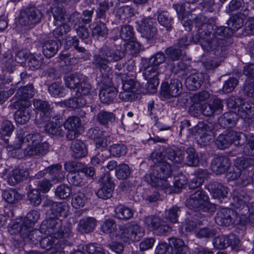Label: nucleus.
<instances>
[{"label":"nucleus","mask_w":254,"mask_h":254,"mask_svg":"<svg viewBox=\"0 0 254 254\" xmlns=\"http://www.w3.org/2000/svg\"><path fill=\"white\" fill-rule=\"evenodd\" d=\"M124 57V48L117 44L103 46L99 53L94 56L93 64L96 69L100 70L102 76L101 82L104 85L99 94L101 101L105 104L111 103L116 96V88L111 85L110 76L112 74L108 63L117 62Z\"/></svg>","instance_id":"f257e3e1"},{"label":"nucleus","mask_w":254,"mask_h":254,"mask_svg":"<svg viewBox=\"0 0 254 254\" xmlns=\"http://www.w3.org/2000/svg\"><path fill=\"white\" fill-rule=\"evenodd\" d=\"M211 32H207L205 36H200L199 42L204 50L214 51L218 56H223L226 52V47L231 43L230 37L233 34L229 27L213 25Z\"/></svg>","instance_id":"f03ea898"},{"label":"nucleus","mask_w":254,"mask_h":254,"mask_svg":"<svg viewBox=\"0 0 254 254\" xmlns=\"http://www.w3.org/2000/svg\"><path fill=\"white\" fill-rule=\"evenodd\" d=\"M42 137L39 133H30L23 137L18 134L15 141L11 145H8V151L19 150L22 146L26 145L23 148L25 156H41L46 154L49 150V144L47 142H41Z\"/></svg>","instance_id":"7ed1b4c3"},{"label":"nucleus","mask_w":254,"mask_h":254,"mask_svg":"<svg viewBox=\"0 0 254 254\" xmlns=\"http://www.w3.org/2000/svg\"><path fill=\"white\" fill-rule=\"evenodd\" d=\"M173 173L172 167L167 161L160 164L154 165L149 175L146 176V181L152 186L165 190L170 193L172 189L170 187L167 179Z\"/></svg>","instance_id":"20e7f679"},{"label":"nucleus","mask_w":254,"mask_h":254,"mask_svg":"<svg viewBox=\"0 0 254 254\" xmlns=\"http://www.w3.org/2000/svg\"><path fill=\"white\" fill-rule=\"evenodd\" d=\"M40 229L41 232H44L46 235H53L61 240H67L72 236L70 228L62 226L61 221L53 216L42 222Z\"/></svg>","instance_id":"39448f33"},{"label":"nucleus","mask_w":254,"mask_h":254,"mask_svg":"<svg viewBox=\"0 0 254 254\" xmlns=\"http://www.w3.org/2000/svg\"><path fill=\"white\" fill-rule=\"evenodd\" d=\"M186 206L190 209L195 210L208 211L211 204L209 200V197L205 191L202 190H197L190 195L186 200Z\"/></svg>","instance_id":"423d86ee"},{"label":"nucleus","mask_w":254,"mask_h":254,"mask_svg":"<svg viewBox=\"0 0 254 254\" xmlns=\"http://www.w3.org/2000/svg\"><path fill=\"white\" fill-rule=\"evenodd\" d=\"M43 17L41 10L34 6L22 9L19 16V22L24 26H33L39 23Z\"/></svg>","instance_id":"0eeeda50"},{"label":"nucleus","mask_w":254,"mask_h":254,"mask_svg":"<svg viewBox=\"0 0 254 254\" xmlns=\"http://www.w3.org/2000/svg\"><path fill=\"white\" fill-rule=\"evenodd\" d=\"M245 136L244 134L233 130L224 134L219 135L216 141V145L220 149L228 148L234 143L236 146L243 144Z\"/></svg>","instance_id":"6e6552de"},{"label":"nucleus","mask_w":254,"mask_h":254,"mask_svg":"<svg viewBox=\"0 0 254 254\" xmlns=\"http://www.w3.org/2000/svg\"><path fill=\"white\" fill-rule=\"evenodd\" d=\"M146 227L157 235L162 236L169 233L172 227L160 217L151 215L145 218Z\"/></svg>","instance_id":"1a4fd4ad"},{"label":"nucleus","mask_w":254,"mask_h":254,"mask_svg":"<svg viewBox=\"0 0 254 254\" xmlns=\"http://www.w3.org/2000/svg\"><path fill=\"white\" fill-rule=\"evenodd\" d=\"M29 101H16L11 106L14 109H17L14 114V119L18 124L23 125L27 123L31 118L32 110Z\"/></svg>","instance_id":"9d476101"},{"label":"nucleus","mask_w":254,"mask_h":254,"mask_svg":"<svg viewBox=\"0 0 254 254\" xmlns=\"http://www.w3.org/2000/svg\"><path fill=\"white\" fill-rule=\"evenodd\" d=\"M143 228L135 223H129L121 230L119 236L122 241L125 243L130 240L138 241L144 235Z\"/></svg>","instance_id":"9b49d317"},{"label":"nucleus","mask_w":254,"mask_h":254,"mask_svg":"<svg viewBox=\"0 0 254 254\" xmlns=\"http://www.w3.org/2000/svg\"><path fill=\"white\" fill-rule=\"evenodd\" d=\"M50 176L49 179L54 184L62 182L64 178L65 173L62 170V166L60 164L52 165L46 168L44 171L39 172L35 176L37 179Z\"/></svg>","instance_id":"f8f14e48"},{"label":"nucleus","mask_w":254,"mask_h":254,"mask_svg":"<svg viewBox=\"0 0 254 254\" xmlns=\"http://www.w3.org/2000/svg\"><path fill=\"white\" fill-rule=\"evenodd\" d=\"M239 213L230 208H224L220 210L215 216L216 223L221 226H228L235 223Z\"/></svg>","instance_id":"ddd939ff"},{"label":"nucleus","mask_w":254,"mask_h":254,"mask_svg":"<svg viewBox=\"0 0 254 254\" xmlns=\"http://www.w3.org/2000/svg\"><path fill=\"white\" fill-rule=\"evenodd\" d=\"M160 94L165 98L170 99L178 96L181 93L182 83L177 79L170 81V83L164 82L161 84Z\"/></svg>","instance_id":"4468645a"},{"label":"nucleus","mask_w":254,"mask_h":254,"mask_svg":"<svg viewBox=\"0 0 254 254\" xmlns=\"http://www.w3.org/2000/svg\"><path fill=\"white\" fill-rule=\"evenodd\" d=\"M233 205L239 211V215H245L249 211L248 203L251 200V197L243 190L235 192L233 197Z\"/></svg>","instance_id":"2eb2a0df"},{"label":"nucleus","mask_w":254,"mask_h":254,"mask_svg":"<svg viewBox=\"0 0 254 254\" xmlns=\"http://www.w3.org/2000/svg\"><path fill=\"white\" fill-rule=\"evenodd\" d=\"M155 21L151 17L143 18L140 21L138 28L141 36L147 40L153 39L157 33V29L154 24Z\"/></svg>","instance_id":"dca6fc26"},{"label":"nucleus","mask_w":254,"mask_h":254,"mask_svg":"<svg viewBox=\"0 0 254 254\" xmlns=\"http://www.w3.org/2000/svg\"><path fill=\"white\" fill-rule=\"evenodd\" d=\"M99 181L102 184V187L97 191V195L103 199L110 198L112 195L114 186L110 174H104Z\"/></svg>","instance_id":"f3484780"},{"label":"nucleus","mask_w":254,"mask_h":254,"mask_svg":"<svg viewBox=\"0 0 254 254\" xmlns=\"http://www.w3.org/2000/svg\"><path fill=\"white\" fill-rule=\"evenodd\" d=\"M89 133L90 137L95 142L97 150L101 151L103 149H108V145L111 142L109 136H107L105 132L98 129H91Z\"/></svg>","instance_id":"a211bd4d"},{"label":"nucleus","mask_w":254,"mask_h":254,"mask_svg":"<svg viewBox=\"0 0 254 254\" xmlns=\"http://www.w3.org/2000/svg\"><path fill=\"white\" fill-rule=\"evenodd\" d=\"M40 241L41 247L46 250H53L55 248L64 249L67 243V240H61L53 235H46Z\"/></svg>","instance_id":"6ab92c4d"},{"label":"nucleus","mask_w":254,"mask_h":254,"mask_svg":"<svg viewBox=\"0 0 254 254\" xmlns=\"http://www.w3.org/2000/svg\"><path fill=\"white\" fill-rule=\"evenodd\" d=\"M230 159L225 156H217L212 161L211 169L217 175H221L228 171L230 167Z\"/></svg>","instance_id":"aec40b11"},{"label":"nucleus","mask_w":254,"mask_h":254,"mask_svg":"<svg viewBox=\"0 0 254 254\" xmlns=\"http://www.w3.org/2000/svg\"><path fill=\"white\" fill-rule=\"evenodd\" d=\"M195 137L198 141L203 143H209L213 140L211 127L207 124H199L195 133Z\"/></svg>","instance_id":"412c9836"},{"label":"nucleus","mask_w":254,"mask_h":254,"mask_svg":"<svg viewBox=\"0 0 254 254\" xmlns=\"http://www.w3.org/2000/svg\"><path fill=\"white\" fill-rule=\"evenodd\" d=\"M31 228L21 227L19 233L21 237L25 243L37 244L40 241V234L41 230L37 229L31 230Z\"/></svg>","instance_id":"4be33fe9"},{"label":"nucleus","mask_w":254,"mask_h":254,"mask_svg":"<svg viewBox=\"0 0 254 254\" xmlns=\"http://www.w3.org/2000/svg\"><path fill=\"white\" fill-rule=\"evenodd\" d=\"M207 189L214 198L218 199L220 201L226 197L228 193V189L217 182H212L208 184Z\"/></svg>","instance_id":"5701e85b"},{"label":"nucleus","mask_w":254,"mask_h":254,"mask_svg":"<svg viewBox=\"0 0 254 254\" xmlns=\"http://www.w3.org/2000/svg\"><path fill=\"white\" fill-rule=\"evenodd\" d=\"M60 120V116L53 117L52 120L45 126L46 132L53 135L63 136L64 131L62 128V123Z\"/></svg>","instance_id":"b1692460"},{"label":"nucleus","mask_w":254,"mask_h":254,"mask_svg":"<svg viewBox=\"0 0 254 254\" xmlns=\"http://www.w3.org/2000/svg\"><path fill=\"white\" fill-rule=\"evenodd\" d=\"M51 11L54 18V24L67 23L70 21V18L62 5L53 4Z\"/></svg>","instance_id":"393cba45"},{"label":"nucleus","mask_w":254,"mask_h":254,"mask_svg":"<svg viewBox=\"0 0 254 254\" xmlns=\"http://www.w3.org/2000/svg\"><path fill=\"white\" fill-rule=\"evenodd\" d=\"M33 104L35 109L41 112L45 117V121L53 116V108L48 101L35 99Z\"/></svg>","instance_id":"a878e982"},{"label":"nucleus","mask_w":254,"mask_h":254,"mask_svg":"<svg viewBox=\"0 0 254 254\" xmlns=\"http://www.w3.org/2000/svg\"><path fill=\"white\" fill-rule=\"evenodd\" d=\"M169 244L172 251L174 250L176 254H190L189 247L185 244L183 240L177 238L169 239Z\"/></svg>","instance_id":"bb28decb"},{"label":"nucleus","mask_w":254,"mask_h":254,"mask_svg":"<svg viewBox=\"0 0 254 254\" xmlns=\"http://www.w3.org/2000/svg\"><path fill=\"white\" fill-rule=\"evenodd\" d=\"M211 20L208 19L206 16L202 15H199L192 20V23L190 25L191 26L193 23L195 24V26L198 27L201 30H203L204 34L201 32V35L203 37L205 36L207 32H211L210 30L213 29V25L211 22Z\"/></svg>","instance_id":"cd10ccee"},{"label":"nucleus","mask_w":254,"mask_h":254,"mask_svg":"<svg viewBox=\"0 0 254 254\" xmlns=\"http://www.w3.org/2000/svg\"><path fill=\"white\" fill-rule=\"evenodd\" d=\"M70 149L72 156L77 159L84 157L87 154V150L85 144L81 140H75L72 141Z\"/></svg>","instance_id":"c85d7f7f"},{"label":"nucleus","mask_w":254,"mask_h":254,"mask_svg":"<svg viewBox=\"0 0 254 254\" xmlns=\"http://www.w3.org/2000/svg\"><path fill=\"white\" fill-rule=\"evenodd\" d=\"M96 223V220L93 217H84L79 221L78 230L83 234L90 233L94 230Z\"/></svg>","instance_id":"c756f323"},{"label":"nucleus","mask_w":254,"mask_h":254,"mask_svg":"<svg viewBox=\"0 0 254 254\" xmlns=\"http://www.w3.org/2000/svg\"><path fill=\"white\" fill-rule=\"evenodd\" d=\"M238 117V114L235 112L230 111L221 116L218 120V122L224 128L232 127L236 125Z\"/></svg>","instance_id":"7c9ffc66"},{"label":"nucleus","mask_w":254,"mask_h":254,"mask_svg":"<svg viewBox=\"0 0 254 254\" xmlns=\"http://www.w3.org/2000/svg\"><path fill=\"white\" fill-rule=\"evenodd\" d=\"M69 208V205L66 202H56L52 208L51 214L56 218L60 217L65 218L68 215Z\"/></svg>","instance_id":"2f4dec72"},{"label":"nucleus","mask_w":254,"mask_h":254,"mask_svg":"<svg viewBox=\"0 0 254 254\" xmlns=\"http://www.w3.org/2000/svg\"><path fill=\"white\" fill-rule=\"evenodd\" d=\"M69 169L71 170L67 177L69 183L77 187L84 185L85 184L84 177L82 174L80 173V171H78V168L69 166Z\"/></svg>","instance_id":"473e14b6"},{"label":"nucleus","mask_w":254,"mask_h":254,"mask_svg":"<svg viewBox=\"0 0 254 254\" xmlns=\"http://www.w3.org/2000/svg\"><path fill=\"white\" fill-rule=\"evenodd\" d=\"M204 77L201 73H196L190 75L186 80V84L190 90H195L200 87Z\"/></svg>","instance_id":"72a5a7b5"},{"label":"nucleus","mask_w":254,"mask_h":254,"mask_svg":"<svg viewBox=\"0 0 254 254\" xmlns=\"http://www.w3.org/2000/svg\"><path fill=\"white\" fill-rule=\"evenodd\" d=\"M69 166L72 168H78V171L80 173L84 174L87 177L93 178L95 174V168L92 166H83V165L79 162H69L64 164L65 169L67 171H70Z\"/></svg>","instance_id":"f704fd0d"},{"label":"nucleus","mask_w":254,"mask_h":254,"mask_svg":"<svg viewBox=\"0 0 254 254\" xmlns=\"http://www.w3.org/2000/svg\"><path fill=\"white\" fill-rule=\"evenodd\" d=\"M35 93V90L32 84H29L19 88L16 93L17 101H29V98H32Z\"/></svg>","instance_id":"c9c22d12"},{"label":"nucleus","mask_w":254,"mask_h":254,"mask_svg":"<svg viewBox=\"0 0 254 254\" xmlns=\"http://www.w3.org/2000/svg\"><path fill=\"white\" fill-rule=\"evenodd\" d=\"M42 48L44 55L47 58H50L57 53L59 46L56 41L49 40L44 43Z\"/></svg>","instance_id":"e433bc0d"},{"label":"nucleus","mask_w":254,"mask_h":254,"mask_svg":"<svg viewBox=\"0 0 254 254\" xmlns=\"http://www.w3.org/2000/svg\"><path fill=\"white\" fill-rule=\"evenodd\" d=\"M28 172L24 170L15 169L9 173L8 182L11 186H14L19 182L26 179Z\"/></svg>","instance_id":"4c0bfd02"},{"label":"nucleus","mask_w":254,"mask_h":254,"mask_svg":"<svg viewBox=\"0 0 254 254\" xmlns=\"http://www.w3.org/2000/svg\"><path fill=\"white\" fill-rule=\"evenodd\" d=\"M238 115L243 119H249L254 115V103L248 102L242 103L238 110Z\"/></svg>","instance_id":"58836bf2"},{"label":"nucleus","mask_w":254,"mask_h":254,"mask_svg":"<svg viewBox=\"0 0 254 254\" xmlns=\"http://www.w3.org/2000/svg\"><path fill=\"white\" fill-rule=\"evenodd\" d=\"M93 10H84L82 12V17H80L78 13H72L70 16L71 22H78L79 24H89L92 21Z\"/></svg>","instance_id":"ea45409f"},{"label":"nucleus","mask_w":254,"mask_h":254,"mask_svg":"<svg viewBox=\"0 0 254 254\" xmlns=\"http://www.w3.org/2000/svg\"><path fill=\"white\" fill-rule=\"evenodd\" d=\"M57 27L53 31L54 36L59 40L66 39V35L70 31V27L67 23L55 24Z\"/></svg>","instance_id":"a19ab883"},{"label":"nucleus","mask_w":254,"mask_h":254,"mask_svg":"<svg viewBox=\"0 0 254 254\" xmlns=\"http://www.w3.org/2000/svg\"><path fill=\"white\" fill-rule=\"evenodd\" d=\"M115 212L116 217L121 220H127L133 216L132 211L128 207L120 204L115 208Z\"/></svg>","instance_id":"79ce46f5"},{"label":"nucleus","mask_w":254,"mask_h":254,"mask_svg":"<svg viewBox=\"0 0 254 254\" xmlns=\"http://www.w3.org/2000/svg\"><path fill=\"white\" fill-rule=\"evenodd\" d=\"M185 6L180 4H174L173 8L176 10L178 18L182 21V23L183 24L184 27H190V25L192 23V20L189 17H187L185 12Z\"/></svg>","instance_id":"37998d69"},{"label":"nucleus","mask_w":254,"mask_h":254,"mask_svg":"<svg viewBox=\"0 0 254 254\" xmlns=\"http://www.w3.org/2000/svg\"><path fill=\"white\" fill-rule=\"evenodd\" d=\"M15 60L13 59V56L12 53L8 51L4 53L2 59V68L9 72H12L16 66Z\"/></svg>","instance_id":"c03bdc74"},{"label":"nucleus","mask_w":254,"mask_h":254,"mask_svg":"<svg viewBox=\"0 0 254 254\" xmlns=\"http://www.w3.org/2000/svg\"><path fill=\"white\" fill-rule=\"evenodd\" d=\"M50 95L54 97H63L64 96L66 89L61 82H55L48 87Z\"/></svg>","instance_id":"a18cd8bd"},{"label":"nucleus","mask_w":254,"mask_h":254,"mask_svg":"<svg viewBox=\"0 0 254 254\" xmlns=\"http://www.w3.org/2000/svg\"><path fill=\"white\" fill-rule=\"evenodd\" d=\"M188 180L187 177L182 173H180L178 175L175 176L174 181V187H172L170 185V187L172 189V192L178 193L187 185Z\"/></svg>","instance_id":"49530a36"},{"label":"nucleus","mask_w":254,"mask_h":254,"mask_svg":"<svg viewBox=\"0 0 254 254\" xmlns=\"http://www.w3.org/2000/svg\"><path fill=\"white\" fill-rule=\"evenodd\" d=\"M80 126V120L76 117H69L64 124V128L71 132H78Z\"/></svg>","instance_id":"de8ad7c7"},{"label":"nucleus","mask_w":254,"mask_h":254,"mask_svg":"<svg viewBox=\"0 0 254 254\" xmlns=\"http://www.w3.org/2000/svg\"><path fill=\"white\" fill-rule=\"evenodd\" d=\"M65 84L70 89H75L78 87L81 82L79 75L77 73H70L64 77Z\"/></svg>","instance_id":"09e8293b"},{"label":"nucleus","mask_w":254,"mask_h":254,"mask_svg":"<svg viewBox=\"0 0 254 254\" xmlns=\"http://www.w3.org/2000/svg\"><path fill=\"white\" fill-rule=\"evenodd\" d=\"M167 153L168 158L174 163L179 164L184 160L185 153L181 149H169Z\"/></svg>","instance_id":"8fccbe9b"},{"label":"nucleus","mask_w":254,"mask_h":254,"mask_svg":"<svg viewBox=\"0 0 254 254\" xmlns=\"http://www.w3.org/2000/svg\"><path fill=\"white\" fill-rule=\"evenodd\" d=\"M157 20L162 26L166 27L167 30L172 28L173 19L170 16L167 11H162L158 13Z\"/></svg>","instance_id":"3c124183"},{"label":"nucleus","mask_w":254,"mask_h":254,"mask_svg":"<svg viewBox=\"0 0 254 254\" xmlns=\"http://www.w3.org/2000/svg\"><path fill=\"white\" fill-rule=\"evenodd\" d=\"M117 44L120 45L121 47L124 48V56H125V48L127 49H129L130 50L133 51L134 53L137 52L139 49H140V45L139 44L134 41H130L128 43H127L126 45H123L122 46L121 44L119 43L118 41H115V40L114 39L113 40L111 38L109 41H107V43L104 46H108L110 44Z\"/></svg>","instance_id":"603ef678"},{"label":"nucleus","mask_w":254,"mask_h":254,"mask_svg":"<svg viewBox=\"0 0 254 254\" xmlns=\"http://www.w3.org/2000/svg\"><path fill=\"white\" fill-rule=\"evenodd\" d=\"M40 215L38 211L32 210L28 212L24 218L22 227L32 228L39 218Z\"/></svg>","instance_id":"864d4df0"},{"label":"nucleus","mask_w":254,"mask_h":254,"mask_svg":"<svg viewBox=\"0 0 254 254\" xmlns=\"http://www.w3.org/2000/svg\"><path fill=\"white\" fill-rule=\"evenodd\" d=\"M207 172L205 170L199 171L189 183V186L190 189H195L202 185L206 177Z\"/></svg>","instance_id":"5fc2aeb1"},{"label":"nucleus","mask_w":254,"mask_h":254,"mask_svg":"<svg viewBox=\"0 0 254 254\" xmlns=\"http://www.w3.org/2000/svg\"><path fill=\"white\" fill-rule=\"evenodd\" d=\"M195 109L197 110L196 112L197 114L201 113L205 116H211L214 113L212 106L210 104H204L203 105L196 104L191 107L190 110L192 111Z\"/></svg>","instance_id":"6e6d98bb"},{"label":"nucleus","mask_w":254,"mask_h":254,"mask_svg":"<svg viewBox=\"0 0 254 254\" xmlns=\"http://www.w3.org/2000/svg\"><path fill=\"white\" fill-rule=\"evenodd\" d=\"M112 5V3H110V4L108 1L100 2L96 10L97 18L104 19L105 22H107L108 19L106 20V13Z\"/></svg>","instance_id":"4d7b16f0"},{"label":"nucleus","mask_w":254,"mask_h":254,"mask_svg":"<svg viewBox=\"0 0 254 254\" xmlns=\"http://www.w3.org/2000/svg\"><path fill=\"white\" fill-rule=\"evenodd\" d=\"M243 25L244 19L239 14L233 15L228 21V26L230 29L233 30V32L238 30Z\"/></svg>","instance_id":"13d9d810"},{"label":"nucleus","mask_w":254,"mask_h":254,"mask_svg":"<svg viewBox=\"0 0 254 254\" xmlns=\"http://www.w3.org/2000/svg\"><path fill=\"white\" fill-rule=\"evenodd\" d=\"M130 173V169L126 164H120L116 168V176L119 179H126L129 177Z\"/></svg>","instance_id":"bf43d9fd"},{"label":"nucleus","mask_w":254,"mask_h":254,"mask_svg":"<svg viewBox=\"0 0 254 254\" xmlns=\"http://www.w3.org/2000/svg\"><path fill=\"white\" fill-rule=\"evenodd\" d=\"M87 202L85 194L81 192L74 193L72 196L71 204L76 209L83 207Z\"/></svg>","instance_id":"052dcab7"},{"label":"nucleus","mask_w":254,"mask_h":254,"mask_svg":"<svg viewBox=\"0 0 254 254\" xmlns=\"http://www.w3.org/2000/svg\"><path fill=\"white\" fill-rule=\"evenodd\" d=\"M92 33L93 36H96L97 38L106 37L108 34V29L106 24L103 22L99 21L93 28Z\"/></svg>","instance_id":"680f3d73"},{"label":"nucleus","mask_w":254,"mask_h":254,"mask_svg":"<svg viewBox=\"0 0 254 254\" xmlns=\"http://www.w3.org/2000/svg\"><path fill=\"white\" fill-rule=\"evenodd\" d=\"M43 57L41 55H30L28 65L31 70L39 69L43 63Z\"/></svg>","instance_id":"e2e57ef3"},{"label":"nucleus","mask_w":254,"mask_h":254,"mask_svg":"<svg viewBox=\"0 0 254 254\" xmlns=\"http://www.w3.org/2000/svg\"><path fill=\"white\" fill-rule=\"evenodd\" d=\"M109 156L108 149H103L101 151L97 150V153L91 159V163L94 165H99L108 158Z\"/></svg>","instance_id":"0e129e2a"},{"label":"nucleus","mask_w":254,"mask_h":254,"mask_svg":"<svg viewBox=\"0 0 254 254\" xmlns=\"http://www.w3.org/2000/svg\"><path fill=\"white\" fill-rule=\"evenodd\" d=\"M188 156L187 157V164L190 166H197L199 160L198 155L195 152L194 149L189 148L187 150Z\"/></svg>","instance_id":"69168bd1"},{"label":"nucleus","mask_w":254,"mask_h":254,"mask_svg":"<svg viewBox=\"0 0 254 254\" xmlns=\"http://www.w3.org/2000/svg\"><path fill=\"white\" fill-rule=\"evenodd\" d=\"M71 193V190L69 187L65 185H61L55 190V194L61 199L67 198Z\"/></svg>","instance_id":"338daca9"},{"label":"nucleus","mask_w":254,"mask_h":254,"mask_svg":"<svg viewBox=\"0 0 254 254\" xmlns=\"http://www.w3.org/2000/svg\"><path fill=\"white\" fill-rule=\"evenodd\" d=\"M243 92L245 96L254 98V79H247L243 87Z\"/></svg>","instance_id":"774afa93"}]
</instances>
